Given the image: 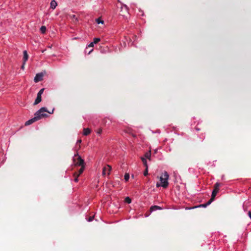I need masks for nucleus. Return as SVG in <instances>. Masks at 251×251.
<instances>
[{"instance_id": "nucleus-1", "label": "nucleus", "mask_w": 251, "mask_h": 251, "mask_svg": "<svg viewBox=\"0 0 251 251\" xmlns=\"http://www.w3.org/2000/svg\"><path fill=\"white\" fill-rule=\"evenodd\" d=\"M169 174L166 171H164V173L162 174L161 176L160 177V183H157L156 186V187H162L163 188H166L168 186V179H169Z\"/></svg>"}, {"instance_id": "nucleus-2", "label": "nucleus", "mask_w": 251, "mask_h": 251, "mask_svg": "<svg viewBox=\"0 0 251 251\" xmlns=\"http://www.w3.org/2000/svg\"><path fill=\"white\" fill-rule=\"evenodd\" d=\"M46 111H48L47 108L42 107L35 113L34 116L36 117V116H39V120L41 119L42 118L47 117L48 115L44 113Z\"/></svg>"}, {"instance_id": "nucleus-3", "label": "nucleus", "mask_w": 251, "mask_h": 251, "mask_svg": "<svg viewBox=\"0 0 251 251\" xmlns=\"http://www.w3.org/2000/svg\"><path fill=\"white\" fill-rule=\"evenodd\" d=\"M77 156V161L75 163V164L76 165L80 166H84V161L83 159L81 158V157L78 155V154H75L73 160L75 161V157Z\"/></svg>"}, {"instance_id": "nucleus-4", "label": "nucleus", "mask_w": 251, "mask_h": 251, "mask_svg": "<svg viewBox=\"0 0 251 251\" xmlns=\"http://www.w3.org/2000/svg\"><path fill=\"white\" fill-rule=\"evenodd\" d=\"M111 170V167L109 165H106L102 169V175L104 176L105 175H109Z\"/></svg>"}, {"instance_id": "nucleus-5", "label": "nucleus", "mask_w": 251, "mask_h": 251, "mask_svg": "<svg viewBox=\"0 0 251 251\" xmlns=\"http://www.w3.org/2000/svg\"><path fill=\"white\" fill-rule=\"evenodd\" d=\"M44 75L42 73H38L36 75L34 81L35 82L37 83L43 80Z\"/></svg>"}, {"instance_id": "nucleus-6", "label": "nucleus", "mask_w": 251, "mask_h": 251, "mask_svg": "<svg viewBox=\"0 0 251 251\" xmlns=\"http://www.w3.org/2000/svg\"><path fill=\"white\" fill-rule=\"evenodd\" d=\"M128 7L126 4H122L121 7V15L124 16L126 13H128Z\"/></svg>"}, {"instance_id": "nucleus-7", "label": "nucleus", "mask_w": 251, "mask_h": 251, "mask_svg": "<svg viewBox=\"0 0 251 251\" xmlns=\"http://www.w3.org/2000/svg\"><path fill=\"white\" fill-rule=\"evenodd\" d=\"M39 116H36V117L34 116V118L27 121L25 123V126L30 125L32 124V123H33L34 122L39 120Z\"/></svg>"}, {"instance_id": "nucleus-8", "label": "nucleus", "mask_w": 251, "mask_h": 251, "mask_svg": "<svg viewBox=\"0 0 251 251\" xmlns=\"http://www.w3.org/2000/svg\"><path fill=\"white\" fill-rule=\"evenodd\" d=\"M163 208L157 205H153L151 206L150 208V211L151 212H152L153 211L158 210H162Z\"/></svg>"}, {"instance_id": "nucleus-9", "label": "nucleus", "mask_w": 251, "mask_h": 251, "mask_svg": "<svg viewBox=\"0 0 251 251\" xmlns=\"http://www.w3.org/2000/svg\"><path fill=\"white\" fill-rule=\"evenodd\" d=\"M23 54H24L23 62H24V64H25L26 62L28 60V55L27 54V51L25 50L23 51Z\"/></svg>"}, {"instance_id": "nucleus-10", "label": "nucleus", "mask_w": 251, "mask_h": 251, "mask_svg": "<svg viewBox=\"0 0 251 251\" xmlns=\"http://www.w3.org/2000/svg\"><path fill=\"white\" fill-rule=\"evenodd\" d=\"M57 5V2L55 0H52L50 3V8L54 9Z\"/></svg>"}, {"instance_id": "nucleus-11", "label": "nucleus", "mask_w": 251, "mask_h": 251, "mask_svg": "<svg viewBox=\"0 0 251 251\" xmlns=\"http://www.w3.org/2000/svg\"><path fill=\"white\" fill-rule=\"evenodd\" d=\"M218 191H219L218 190H215V189H214L212 191V194H211V198L210 199V201H212V202L214 201V198L216 196L217 193L218 192Z\"/></svg>"}, {"instance_id": "nucleus-12", "label": "nucleus", "mask_w": 251, "mask_h": 251, "mask_svg": "<svg viewBox=\"0 0 251 251\" xmlns=\"http://www.w3.org/2000/svg\"><path fill=\"white\" fill-rule=\"evenodd\" d=\"M212 202V201H210V200L205 203H203V204H201L199 206H197L196 207H203V208H205L208 205H210L211 204V203Z\"/></svg>"}, {"instance_id": "nucleus-13", "label": "nucleus", "mask_w": 251, "mask_h": 251, "mask_svg": "<svg viewBox=\"0 0 251 251\" xmlns=\"http://www.w3.org/2000/svg\"><path fill=\"white\" fill-rule=\"evenodd\" d=\"M41 100H42V96H39L37 95V98L34 101V104L36 105V104H38L39 102H40L41 101Z\"/></svg>"}, {"instance_id": "nucleus-14", "label": "nucleus", "mask_w": 251, "mask_h": 251, "mask_svg": "<svg viewBox=\"0 0 251 251\" xmlns=\"http://www.w3.org/2000/svg\"><path fill=\"white\" fill-rule=\"evenodd\" d=\"M91 129L89 128H84L83 134L84 135L87 136L91 133Z\"/></svg>"}, {"instance_id": "nucleus-15", "label": "nucleus", "mask_w": 251, "mask_h": 251, "mask_svg": "<svg viewBox=\"0 0 251 251\" xmlns=\"http://www.w3.org/2000/svg\"><path fill=\"white\" fill-rule=\"evenodd\" d=\"M145 158L149 159V160L151 159V151H149L148 152H146L145 154Z\"/></svg>"}, {"instance_id": "nucleus-16", "label": "nucleus", "mask_w": 251, "mask_h": 251, "mask_svg": "<svg viewBox=\"0 0 251 251\" xmlns=\"http://www.w3.org/2000/svg\"><path fill=\"white\" fill-rule=\"evenodd\" d=\"M40 31L42 33H45L46 32V30H47V28L45 26H42L41 27H40Z\"/></svg>"}, {"instance_id": "nucleus-17", "label": "nucleus", "mask_w": 251, "mask_h": 251, "mask_svg": "<svg viewBox=\"0 0 251 251\" xmlns=\"http://www.w3.org/2000/svg\"><path fill=\"white\" fill-rule=\"evenodd\" d=\"M141 159L143 162L144 166H146V167H147V166H148L147 159L143 157L141 158Z\"/></svg>"}, {"instance_id": "nucleus-18", "label": "nucleus", "mask_w": 251, "mask_h": 251, "mask_svg": "<svg viewBox=\"0 0 251 251\" xmlns=\"http://www.w3.org/2000/svg\"><path fill=\"white\" fill-rule=\"evenodd\" d=\"M220 186V183L219 182H216L214 185V189L217 190L219 191V187Z\"/></svg>"}, {"instance_id": "nucleus-19", "label": "nucleus", "mask_w": 251, "mask_h": 251, "mask_svg": "<svg viewBox=\"0 0 251 251\" xmlns=\"http://www.w3.org/2000/svg\"><path fill=\"white\" fill-rule=\"evenodd\" d=\"M124 179H125L126 181H128V180L129 179V175L128 174L126 173L125 175Z\"/></svg>"}, {"instance_id": "nucleus-20", "label": "nucleus", "mask_w": 251, "mask_h": 251, "mask_svg": "<svg viewBox=\"0 0 251 251\" xmlns=\"http://www.w3.org/2000/svg\"><path fill=\"white\" fill-rule=\"evenodd\" d=\"M96 21L98 24H103L104 22L103 21L101 20L100 18H98L96 20Z\"/></svg>"}, {"instance_id": "nucleus-21", "label": "nucleus", "mask_w": 251, "mask_h": 251, "mask_svg": "<svg viewBox=\"0 0 251 251\" xmlns=\"http://www.w3.org/2000/svg\"><path fill=\"white\" fill-rule=\"evenodd\" d=\"M81 168L79 170V174L78 175V176L80 175V174H81L84 170L85 166H81Z\"/></svg>"}, {"instance_id": "nucleus-22", "label": "nucleus", "mask_w": 251, "mask_h": 251, "mask_svg": "<svg viewBox=\"0 0 251 251\" xmlns=\"http://www.w3.org/2000/svg\"><path fill=\"white\" fill-rule=\"evenodd\" d=\"M125 201L127 203H130L131 202V200L128 197H127L125 199Z\"/></svg>"}, {"instance_id": "nucleus-23", "label": "nucleus", "mask_w": 251, "mask_h": 251, "mask_svg": "<svg viewBox=\"0 0 251 251\" xmlns=\"http://www.w3.org/2000/svg\"><path fill=\"white\" fill-rule=\"evenodd\" d=\"M100 41V38H94L93 43L96 44L98 43Z\"/></svg>"}, {"instance_id": "nucleus-24", "label": "nucleus", "mask_w": 251, "mask_h": 251, "mask_svg": "<svg viewBox=\"0 0 251 251\" xmlns=\"http://www.w3.org/2000/svg\"><path fill=\"white\" fill-rule=\"evenodd\" d=\"M44 91V88H42L40 90V91L38 92L37 95L39 96H42V95L43 94Z\"/></svg>"}, {"instance_id": "nucleus-25", "label": "nucleus", "mask_w": 251, "mask_h": 251, "mask_svg": "<svg viewBox=\"0 0 251 251\" xmlns=\"http://www.w3.org/2000/svg\"><path fill=\"white\" fill-rule=\"evenodd\" d=\"M148 175V166H147V167H146V170H145V172H144V175L145 176H147Z\"/></svg>"}, {"instance_id": "nucleus-26", "label": "nucleus", "mask_w": 251, "mask_h": 251, "mask_svg": "<svg viewBox=\"0 0 251 251\" xmlns=\"http://www.w3.org/2000/svg\"><path fill=\"white\" fill-rule=\"evenodd\" d=\"M74 176H76V177H75V178L74 179V181L75 182H78V175H76V173H75L74 174Z\"/></svg>"}, {"instance_id": "nucleus-27", "label": "nucleus", "mask_w": 251, "mask_h": 251, "mask_svg": "<svg viewBox=\"0 0 251 251\" xmlns=\"http://www.w3.org/2000/svg\"><path fill=\"white\" fill-rule=\"evenodd\" d=\"M96 132L98 134H100L102 132V129L101 128H99Z\"/></svg>"}, {"instance_id": "nucleus-28", "label": "nucleus", "mask_w": 251, "mask_h": 251, "mask_svg": "<svg viewBox=\"0 0 251 251\" xmlns=\"http://www.w3.org/2000/svg\"><path fill=\"white\" fill-rule=\"evenodd\" d=\"M94 219V216H91L89 217L87 220L88 222H92Z\"/></svg>"}, {"instance_id": "nucleus-29", "label": "nucleus", "mask_w": 251, "mask_h": 251, "mask_svg": "<svg viewBox=\"0 0 251 251\" xmlns=\"http://www.w3.org/2000/svg\"><path fill=\"white\" fill-rule=\"evenodd\" d=\"M71 17H72V18L75 19V20H76V21H78V18H77V17H76V16H75V15H73L71 16Z\"/></svg>"}, {"instance_id": "nucleus-30", "label": "nucleus", "mask_w": 251, "mask_h": 251, "mask_svg": "<svg viewBox=\"0 0 251 251\" xmlns=\"http://www.w3.org/2000/svg\"><path fill=\"white\" fill-rule=\"evenodd\" d=\"M94 44H95L92 42H91V43H90L89 44V45H88V47H92H92H93V46H94Z\"/></svg>"}, {"instance_id": "nucleus-31", "label": "nucleus", "mask_w": 251, "mask_h": 251, "mask_svg": "<svg viewBox=\"0 0 251 251\" xmlns=\"http://www.w3.org/2000/svg\"><path fill=\"white\" fill-rule=\"evenodd\" d=\"M25 64H24V62H23V64L21 66V69H22L23 70H24L25 69Z\"/></svg>"}, {"instance_id": "nucleus-32", "label": "nucleus", "mask_w": 251, "mask_h": 251, "mask_svg": "<svg viewBox=\"0 0 251 251\" xmlns=\"http://www.w3.org/2000/svg\"><path fill=\"white\" fill-rule=\"evenodd\" d=\"M53 111H54V109H53L52 110V111H47V112H48V113H50V114H52V113H53Z\"/></svg>"}, {"instance_id": "nucleus-33", "label": "nucleus", "mask_w": 251, "mask_h": 251, "mask_svg": "<svg viewBox=\"0 0 251 251\" xmlns=\"http://www.w3.org/2000/svg\"><path fill=\"white\" fill-rule=\"evenodd\" d=\"M248 215H249V217L250 218V219H251V211H249Z\"/></svg>"}, {"instance_id": "nucleus-34", "label": "nucleus", "mask_w": 251, "mask_h": 251, "mask_svg": "<svg viewBox=\"0 0 251 251\" xmlns=\"http://www.w3.org/2000/svg\"><path fill=\"white\" fill-rule=\"evenodd\" d=\"M81 143V140H78L76 142V144L77 143Z\"/></svg>"}, {"instance_id": "nucleus-35", "label": "nucleus", "mask_w": 251, "mask_h": 251, "mask_svg": "<svg viewBox=\"0 0 251 251\" xmlns=\"http://www.w3.org/2000/svg\"><path fill=\"white\" fill-rule=\"evenodd\" d=\"M93 50V49H92L88 53V54H90V53Z\"/></svg>"}, {"instance_id": "nucleus-36", "label": "nucleus", "mask_w": 251, "mask_h": 251, "mask_svg": "<svg viewBox=\"0 0 251 251\" xmlns=\"http://www.w3.org/2000/svg\"><path fill=\"white\" fill-rule=\"evenodd\" d=\"M222 179L223 180H224V179H225V176H224V175H223V176H222Z\"/></svg>"}, {"instance_id": "nucleus-37", "label": "nucleus", "mask_w": 251, "mask_h": 251, "mask_svg": "<svg viewBox=\"0 0 251 251\" xmlns=\"http://www.w3.org/2000/svg\"><path fill=\"white\" fill-rule=\"evenodd\" d=\"M196 130H198V131L200 130V129H199V128H196Z\"/></svg>"}, {"instance_id": "nucleus-38", "label": "nucleus", "mask_w": 251, "mask_h": 251, "mask_svg": "<svg viewBox=\"0 0 251 251\" xmlns=\"http://www.w3.org/2000/svg\"><path fill=\"white\" fill-rule=\"evenodd\" d=\"M204 137V136H202V137L201 138L202 140L203 139Z\"/></svg>"}, {"instance_id": "nucleus-39", "label": "nucleus", "mask_w": 251, "mask_h": 251, "mask_svg": "<svg viewBox=\"0 0 251 251\" xmlns=\"http://www.w3.org/2000/svg\"><path fill=\"white\" fill-rule=\"evenodd\" d=\"M85 52H87V51H86V49H85Z\"/></svg>"}]
</instances>
